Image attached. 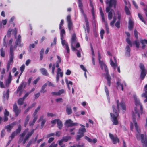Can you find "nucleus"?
Instances as JSON below:
<instances>
[{
    "instance_id": "obj_7",
    "label": "nucleus",
    "mask_w": 147,
    "mask_h": 147,
    "mask_svg": "<svg viewBox=\"0 0 147 147\" xmlns=\"http://www.w3.org/2000/svg\"><path fill=\"white\" fill-rule=\"evenodd\" d=\"M110 63L111 65L113 67L115 70V69L116 67H117L118 71L119 73L120 72V67L117 66L116 58L115 57H113L112 58L110 59Z\"/></svg>"
},
{
    "instance_id": "obj_52",
    "label": "nucleus",
    "mask_w": 147,
    "mask_h": 147,
    "mask_svg": "<svg viewBox=\"0 0 147 147\" xmlns=\"http://www.w3.org/2000/svg\"><path fill=\"white\" fill-rule=\"evenodd\" d=\"M140 42L142 45H145L147 44V40L146 39L141 40L140 41Z\"/></svg>"
},
{
    "instance_id": "obj_49",
    "label": "nucleus",
    "mask_w": 147,
    "mask_h": 147,
    "mask_svg": "<svg viewBox=\"0 0 147 147\" xmlns=\"http://www.w3.org/2000/svg\"><path fill=\"white\" fill-rule=\"evenodd\" d=\"M17 134L16 133V132L14 131L12 133L11 136H10V138H11V140H12L13 138Z\"/></svg>"
},
{
    "instance_id": "obj_6",
    "label": "nucleus",
    "mask_w": 147,
    "mask_h": 147,
    "mask_svg": "<svg viewBox=\"0 0 147 147\" xmlns=\"http://www.w3.org/2000/svg\"><path fill=\"white\" fill-rule=\"evenodd\" d=\"M139 67L140 69V78L141 80H143L146 74L147 71L145 69L144 66L143 64L140 63Z\"/></svg>"
},
{
    "instance_id": "obj_23",
    "label": "nucleus",
    "mask_w": 147,
    "mask_h": 147,
    "mask_svg": "<svg viewBox=\"0 0 147 147\" xmlns=\"http://www.w3.org/2000/svg\"><path fill=\"white\" fill-rule=\"evenodd\" d=\"M66 113L68 115H70L72 113L71 107L69 105H67L66 107Z\"/></svg>"
},
{
    "instance_id": "obj_18",
    "label": "nucleus",
    "mask_w": 147,
    "mask_h": 147,
    "mask_svg": "<svg viewBox=\"0 0 147 147\" xmlns=\"http://www.w3.org/2000/svg\"><path fill=\"white\" fill-rule=\"evenodd\" d=\"M34 129H33L31 132H28L25 138H24V140L23 142V144H24L26 142L27 140L30 137L32 134L34 133Z\"/></svg>"
},
{
    "instance_id": "obj_61",
    "label": "nucleus",
    "mask_w": 147,
    "mask_h": 147,
    "mask_svg": "<svg viewBox=\"0 0 147 147\" xmlns=\"http://www.w3.org/2000/svg\"><path fill=\"white\" fill-rule=\"evenodd\" d=\"M104 33V31L103 29L101 30L100 32L101 38L102 39H103V34Z\"/></svg>"
},
{
    "instance_id": "obj_31",
    "label": "nucleus",
    "mask_w": 147,
    "mask_h": 147,
    "mask_svg": "<svg viewBox=\"0 0 147 147\" xmlns=\"http://www.w3.org/2000/svg\"><path fill=\"white\" fill-rule=\"evenodd\" d=\"M42 74L44 75L48 76L49 74L47 71L46 69L44 68H41L40 69Z\"/></svg>"
},
{
    "instance_id": "obj_55",
    "label": "nucleus",
    "mask_w": 147,
    "mask_h": 147,
    "mask_svg": "<svg viewBox=\"0 0 147 147\" xmlns=\"http://www.w3.org/2000/svg\"><path fill=\"white\" fill-rule=\"evenodd\" d=\"M67 20L68 22V23L72 22V21L71 20V16L70 15H68L67 18Z\"/></svg>"
},
{
    "instance_id": "obj_60",
    "label": "nucleus",
    "mask_w": 147,
    "mask_h": 147,
    "mask_svg": "<svg viewBox=\"0 0 147 147\" xmlns=\"http://www.w3.org/2000/svg\"><path fill=\"white\" fill-rule=\"evenodd\" d=\"M120 21L118 20L115 24V26L118 28H119L120 27Z\"/></svg>"
},
{
    "instance_id": "obj_19",
    "label": "nucleus",
    "mask_w": 147,
    "mask_h": 147,
    "mask_svg": "<svg viewBox=\"0 0 147 147\" xmlns=\"http://www.w3.org/2000/svg\"><path fill=\"white\" fill-rule=\"evenodd\" d=\"M14 58L9 57V60L8 61L7 66V71H8L9 70L10 66L12 64L13 62Z\"/></svg>"
},
{
    "instance_id": "obj_33",
    "label": "nucleus",
    "mask_w": 147,
    "mask_h": 147,
    "mask_svg": "<svg viewBox=\"0 0 147 147\" xmlns=\"http://www.w3.org/2000/svg\"><path fill=\"white\" fill-rule=\"evenodd\" d=\"M41 108L40 106H39L35 110L33 114V117H36V116H37V118H38V115L37 114L38 112V111L40 110Z\"/></svg>"
},
{
    "instance_id": "obj_20",
    "label": "nucleus",
    "mask_w": 147,
    "mask_h": 147,
    "mask_svg": "<svg viewBox=\"0 0 147 147\" xmlns=\"http://www.w3.org/2000/svg\"><path fill=\"white\" fill-rule=\"evenodd\" d=\"M13 111L15 113V115L16 116L18 115L19 114L20 112V111L18 109L16 104H15L13 106Z\"/></svg>"
},
{
    "instance_id": "obj_1",
    "label": "nucleus",
    "mask_w": 147,
    "mask_h": 147,
    "mask_svg": "<svg viewBox=\"0 0 147 147\" xmlns=\"http://www.w3.org/2000/svg\"><path fill=\"white\" fill-rule=\"evenodd\" d=\"M134 100L135 105L137 106H140V112H139L136 107H135L134 110L132 112V119L133 123L134 124L136 131L138 134H136V136L137 139L141 138V142L142 145L144 147H147V136L146 135L144 136L143 134H140V130L137 125L136 121H138L140 119V114L142 115L145 113L143 111V107L142 104L140 103L139 99L137 98L136 95H134L133 96Z\"/></svg>"
},
{
    "instance_id": "obj_38",
    "label": "nucleus",
    "mask_w": 147,
    "mask_h": 147,
    "mask_svg": "<svg viewBox=\"0 0 147 147\" xmlns=\"http://www.w3.org/2000/svg\"><path fill=\"white\" fill-rule=\"evenodd\" d=\"M57 57L58 60L56 61V67L58 68L59 67V63H60L61 62V59L59 56L58 55L57 56Z\"/></svg>"
},
{
    "instance_id": "obj_44",
    "label": "nucleus",
    "mask_w": 147,
    "mask_h": 147,
    "mask_svg": "<svg viewBox=\"0 0 147 147\" xmlns=\"http://www.w3.org/2000/svg\"><path fill=\"white\" fill-rule=\"evenodd\" d=\"M24 99L23 98H20L18 100V104L20 105L22 104Z\"/></svg>"
},
{
    "instance_id": "obj_34",
    "label": "nucleus",
    "mask_w": 147,
    "mask_h": 147,
    "mask_svg": "<svg viewBox=\"0 0 147 147\" xmlns=\"http://www.w3.org/2000/svg\"><path fill=\"white\" fill-rule=\"evenodd\" d=\"M65 33V31L64 29H61L60 32L61 39V40H63L64 35Z\"/></svg>"
},
{
    "instance_id": "obj_3",
    "label": "nucleus",
    "mask_w": 147,
    "mask_h": 147,
    "mask_svg": "<svg viewBox=\"0 0 147 147\" xmlns=\"http://www.w3.org/2000/svg\"><path fill=\"white\" fill-rule=\"evenodd\" d=\"M117 3V0L106 1V4L108 5V6L106 8L105 11L107 13H108V19L109 20H111L113 17V14H114L113 17V20L110 23V25L112 27L114 26V24L116 21V18L114 10L111 9V8L113 6L114 8H115L116 7Z\"/></svg>"
},
{
    "instance_id": "obj_11",
    "label": "nucleus",
    "mask_w": 147,
    "mask_h": 147,
    "mask_svg": "<svg viewBox=\"0 0 147 147\" xmlns=\"http://www.w3.org/2000/svg\"><path fill=\"white\" fill-rule=\"evenodd\" d=\"M28 129L27 128L20 135V137L18 141V143H21L23 142V144L24 141V137L25 136L26 133L28 131Z\"/></svg>"
},
{
    "instance_id": "obj_27",
    "label": "nucleus",
    "mask_w": 147,
    "mask_h": 147,
    "mask_svg": "<svg viewBox=\"0 0 147 147\" xmlns=\"http://www.w3.org/2000/svg\"><path fill=\"white\" fill-rule=\"evenodd\" d=\"M26 83H25L24 82H22L17 90V92H18L19 91H21L23 87L25 88L26 87Z\"/></svg>"
},
{
    "instance_id": "obj_45",
    "label": "nucleus",
    "mask_w": 147,
    "mask_h": 147,
    "mask_svg": "<svg viewBox=\"0 0 147 147\" xmlns=\"http://www.w3.org/2000/svg\"><path fill=\"white\" fill-rule=\"evenodd\" d=\"M25 65H22L20 68V70L21 71V73L20 74V75H21L22 74V73L24 71V69H25Z\"/></svg>"
},
{
    "instance_id": "obj_25",
    "label": "nucleus",
    "mask_w": 147,
    "mask_h": 147,
    "mask_svg": "<svg viewBox=\"0 0 147 147\" xmlns=\"http://www.w3.org/2000/svg\"><path fill=\"white\" fill-rule=\"evenodd\" d=\"M84 138L87 141L90 143H95L97 141V140L96 139H94L92 140L87 136H85Z\"/></svg>"
},
{
    "instance_id": "obj_48",
    "label": "nucleus",
    "mask_w": 147,
    "mask_h": 147,
    "mask_svg": "<svg viewBox=\"0 0 147 147\" xmlns=\"http://www.w3.org/2000/svg\"><path fill=\"white\" fill-rule=\"evenodd\" d=\"M141 97L142 98H147V91H144V92L142 94Z\"/></svg>"
},
{
    "instance_id": "obj_26",
    "label": "nucleus",
    "mask_w": 147,
    "mask_h": 147,
    "mask_svg": "<svg viewBox=\"0 0 147 147\" xmlns=\"http://www.w3.org/2000/svg\"><path fill=\"white\" fill-rule=\"evenodd\" d=\"M125 55L127 57H129L130 56V49L128 45L126 46L125 48Z\"/></svg>"
},
{
    "instance_id": "obj_8",
    "label": "nucleus",
    "mask_w": 147,
    "mask_h": 147,
    "mask_svg": "<svg viewBox=\"0 0 147 147\" xmlns=\"http://www.w3.org/2000/svg\"><path fill=\"white\" fill-rule=\"evenodd\" d=\"M16 35L15 36V38L16 39L15 44V46H18L22 47L23 45V43H21V36L20 35H19L17 37H16Z\"/></svg>"
},
{
    "instance_id": "obj_58",
    "label": "nucleus",
    "mask_w": 147,
    "mask_h": 147,
    "mask_svg": "<svg viewBox=\"0 0 147 147\" xmlns=\"http://www.w3.org/2000/svg\"><path fill=\"white\" fill-rule=\"evenodd\" d=\"M75 128H73L70 129H69V132L71 133V135H74L75 134V133L74 131L75 130Z\"/></svg>"
},
{
    "instance_id": "obj_30",
    "label": "nucleus",
    "mask_w": 147,
    "mask_h": 147,
    "mask_svg": "<svg viewBox=\"0 0 147 147\" xmlns=\"http://www.w3.org/2000/svg\"><path fill=\"white\" fill-rule=\"evenodd\" d=\"M34 119L32 121H31L29 123V126H33L34 124L35 123L36 121L37 120L38 118H37V116H36V117H33Z\"/></svg>"
},
{
    "instance_id": "obj_17",
    "label": "nucleus",
    "mask_w": 147,
    "mask_h": 147,
    "mask_svg": "<svg viewBox=\"0 0 147 147\" xmlns=\"http://www.w3.org/2000/svg\"><path fill=\"white\" fill-rule=\"evenodd\" d=\"M61 40V43L62 46L63 47L65 48L68 53L69 52V46L67 43L65 41V40Z\"/></svg>"
},
{
    "instance_id": "obj_47",
    "label": "nucleus",
    "mask_w": 147,
    "mask_h": 147,
    "mask_svg": "<svg viewBox=\"0 0 147 147\" xmlns=\"http://www.w3.org/2000/svg\"><path fill=\"white\" fill-rule=\"evenodd\" d=\"M138 16L139 18L145 24L146 22L144 20L142 16L140 13L138 14Z\"/></svg>"
},
{
    "instance_id": "obj_43",
    "label": "nucleus",
    "mask_w": 147,
    "mask_h": 147,
    "mask_svg": "<svg viewBox=\"0 0 147 147\" xmlns=\"http://www.w3.org/2000/svg\"><path fill=\"white\" fill-rule=\"evenodd\" d=\"M71 137L70 136L64 137L62 138L63 141L65 142H67L69 140L71 139Z\"/></svg>"
},
{
    "instance_id": "obj_54",
    "label": "nucleus",
    "mask_w": 147,
    "mask_h": 147,
    "mask_svg": "<svg viewBox=\"0 0 147 147\" xmlns=\"http://www.w3.org/2000/svg\"><path fill=\"white\" fill-rule=\"evenodd\" d=\"M116 17L117 16V17L118 19L120 21L121 16L120 13L119 11H117L116 13Z\"/></svg>"
},
{
    "instance_id": "obj_62",
    "label": "nucleus",
    "mask_w": 147,
    "mask_h": 147,
    "mask_svg": "<svg viewBox=\"0 0 147 147\" xmlns=\"http://www.w3.org/2000/svg\"><path fill=\"white\" fill-rule=\"evenodd\" d=\"M138 32L136 30H135L134 31V35H135V37L137 39H138Z\"/></svg>"
},
{
    "instance_id": "obj_9",
    "label": "nucleus",
    "mask_w": 147,
    "mask_h": 147,
    "mask_svg": "<svg viewBox=\"0 0 147 147\" xmlns=\"http://www.w3.org/2000/svg\"><path fill=\"white\" fill-rule=\"evenodd\" d=\"M65 125L68 127L73 126H77L78 124L77 123H74L73 121L71 119L66 120L65 123Z\"/></svg>"
},
{
    "instance_id": "obj_16",
    "label": "nucleus",
    "mask_w": 147,
    "mask_h": 147,
    "mask_svg": "<svg viewBox=\"0 0 147 147\" xmlns=\"http://www.w3.org/2000/svg\"><path fill=\"white\" fill-rule=\"evenodd\" d=\"M109 136L114 144H115L119 142V140L117 137L114 136L113 134L111 133L109 134Z\"/></svg>"
},
{
    "instance_id": "obj_39",
    "label": "nucleus",
    "mask_w": 147,
    "mask_h": 147,
    "mask_svg": "<svg viewBox=\"0 0 147 147\" xmlns=\"http://www.w3.org/2000/svg\"><path fill=\"white\" fill-rule=\"evenodd\" d=\"M99 10H100V15L101 16L102 21H104V20H105L104 14L102 12V9L101 7H100L99 8Z\"/></svg>"
},
{
    "instance_id": "obj_24",
    "label": "nucleus",
    "mask_w": 147,
    "mask_h": 147,
    "mask_svg": "<svg viewBox=\"0 0 147 147\" xmlns=\"http://www.w3.org/2000/svg\"><path fill=\"white\" fill-rule=\"evenodd\" d=\"M80 126L83 127L82 128L80 129L78 131V134L83 135L84 133L86 131V129L85 128V126L81 124L80 125Z\"/></svg>"
},
{
    "instance_id": "obj_63",
    "label": "nucleus",
    "mask_w": 147,
    "mask_h": 147,
    "mask_svg": "<svg viewBox=\"0 0 147 147\" xmlns=\"http://www.w3.org/2000/svg\"><path fill=\"white\" fill-rule=\"evenodd\" d=\"M64 24V20H61V22L59 24V29H61V27Z\"/></svg>"
},
{
    "instance_id": "obj_51",
    "label": "nucleus",
    "mask_w": 147,
    "mask_h": 147,
    "mask_svg": "<svg viewBox=\"0 0 147 147\" xmlns=\"http://www.w3.org/2000/svg\"><path fill=\"white\" fill-rule=\"evenodd\" d=\"M68 28L69 31H70L72 28V23H68Z\"/></svg>"
},
{
    "instance_id": "obj_2",
    "label": "nucleus",
    "mask_w": 147,
    "mask_h": 147,
    "mask_svg": "<svg viewBox=\"0 0 147 147\" xmlns=\"http://www.w3.org/2000/svg\"><path fill=\"white\" fill-rule=\"evenodd\" d=\"M116 106L114 105L112 106L114 113H111L110 115L113 124L117 125L118 124L117 119L119 116L118 113L120 109L125 110L126 106L125 103L123 102H121L120 103H119L118 100H116Z\"/></svg>"
},
{
    "instance_id": "obj_15",
    "label": "nucleus",
    "mask_w": 147,
    "mask_h": 147,
    "mask_svg": "<svg viewBox=\"0 0 147 147\" xmlns=\"http://www.w3.org/2000/svg\"><path fill=\"white\" fill-rule=\"evenodd\" d=\"M61 70L60 68H58L57 70L56 81L58 82L59 80V77H62L63 76V73L61 71Z\"/></svg>"
},
{
    "instance_id": "obj_37",
    "label": "nucleus",
    "mask_w": 147,
    "mask_h": 147,
    "mask_svg": "<svg viewBox=\"0 0 147 147\" xmlns=\"http://www.w3.org/2000/svg\"><path fill=\"white\" fill-rule=\"evenodd\" d=\"M125 11L127 15H129L131 14V12L129 9L127 7L126 5H125Z\"/></svg>"
},
{
    "instance_id": "obj_41",
    "label": "nucleus",
    "mask_w": 147,
    "mask_h": 147,
    "mask_svg": "<svg viewBox=\"0 0 147 147\" xmlns=\"http://www.w3.org/2000/svg\"><path fill=\"white\" fill-rule=\"evenodd\" d=\"M29 119L30 117L28 115L26 118L25 120L24 121V127H26V126L27 125L29 121Z\"/></svg>"
},
{
    "instance_id": "obj_10",
    "label": "nucleus",
    "mask_w": 147,
    "mask_h": 147,
    "mask_svg": "<svg viewBox=\"0 0 147 147\" xmlns=\"http://www.w3.org/2000/svg\"><path fill=\"white\" fill-rule=\"evenodd\" d=\"M117 84L118 88H121L122 91H123V87L126 86V84L124 81L121 83L119 80L117 82Z\"/></svg>"
},
{
    "instance_id": "obj_5",
    "label": "nucleus",
    "mask_w": 147,
    "mask_h": 147,
    "mask_svg": "<svg viewBox=\"0 0 147 147\" xmlns=\"http://www.w3.org/2000/svg\"><path fill=\"white\" fill-rule=\"evenodd\" d=\"M82 0H78V7L79 8L83 16L84 17L85 21L86 23V28L88 31V30L89 27L88 24V22L86 18V15L84 13L83 9V5L82 2Z\"/></svg>"
},
{
    "instance_id": "obj_40",
    "label": "nucleus",
    "mask_w": 147,
    "mask_h": 147,
    "mask_svg": "<svg viewBox=\"0 0 147 147\" xmlns=\"http://www.w3.org/2000/svg\"><path fill=\"white\" fill-rule=\"evenodd\" d=\"M105 91L106 93L107 98L108 100H109V90L107 87V86H105Z\"/></svg>"
},
{
    "instance_id": "obj_64",
    "label": "nucleus",
    "mask_w": 147,
    "mask_h": 147,
    "mask_svg": "<svg viewBox=\"0 0 147 147\" xmlns=\"http://www.w3.org/2000/svg\"><path fill=\"white\" fill-rule=\"evenodd\" d=\"M11 82H9V81L8 80H7L5 82V86L7 87H8L9 86V84Z\"/></svg>"
},
{
    "instance_id": "obj_29",
    "label": "nucleus",
    "mask_w": 147,
    "mask_h": 147,
    "mask_svg": "<svg viewBox=\"0 0 147 147\" xmlns=\"http://www.w3.org/2000/svg\"><path fill=\"white\" fill-rule=\"evenodd\" d=\"M133 22L130 19L129 21V25L128 26V29L129 30H131L133 26Z\"/></svg>"
},
{
    "instance_id": "obj_22",
    "label": "nucleus",
    "mask_w": 147,
    "mask_h": 147,
    "mask_svg": "<svg viewBox=\"0 0 147 147\" xmlns=\"http://www.w3.org/2000/svg\"><path fill=\"white\" fill-rule=\"evenodd\" d=\"M44 116L43 115L41 116L39 120V122L41 121V125L42 128L43 127L46 121V120L44 118Z\"/></svg>"
},
{
    "instance_id": "obj_46",
    "label": "nucleus",
    "mask_w": 147,
    "mask_h": 147,
    "mask_svg": "<svg viewBox=\"0 0 147 147\" xmlns=\"http://www.w3.org/2000/svg\"><path fill=\"white\" fill-rule=\"evenodd\" d=\"M21 130V126L20 125H19L18 126V129L15 131V132H16V133L18 134L19 133Z\"/></svg>"
},
{
    "instance_id": "obj_21",
    "label": "nucleus",
    "mask_w": 147,
    "mask_h": 147,
    "mask_svg": "<svg viewBox=\"0 0 147 147\" xmlns=\"http://www.w3.org/2000/svg\"><path fill=\"white\" fill-rule=\"evenodd\" d=\"M16 125L15 122H13L11 124L7 125L5 127V129H6L8 132H10L12 129L13 127Z\"/></svg>"
},
{
    "instance_id": "obj_59",
    "label": "nucleus",
    "mask_w": 147,
    "mask_h": 147,
    "mask_svg": "<svg viewBox=\"0 0 147 147\" xmlns=\"http://www.w3.org/2000/svg\"><path fill=\"white\" fill-rule=\"evenodd\" d=\"M34 106V104H33L31 106L28 107L25 111V113H26V112H27L29 110V109H30L33 107Z\"/></svg>"
},
{
    "instance_id": "obj_42",
    "label": "nucleus",
    "mask_w": 147,
    "mask_h": 147,
    "mask_svg": "<svg viewBox=\"0 0 147 147\" xmlns=\"http://www.w3.org/2000/svg\"><path fill=\"white\" fill-rule=\"evenodd\" d=\"M133 44H134L135 45L136 47L137 48H139L140 47V42L138 40H136L134 41L133 42Z\"/></svg>"
},
{
    "instance_id": "obj_36",
    "label": "nucleus",
    "mask_w": 147,
    "mask_h": 147,
    "mask_svg": "<svg viewBox=\"0 0 147 147\" xmlns=\"http://www.w3.org/2000/svg\"><path fill=\"white\" fill-rule=\"evenodd\" d=\"M57 126L59 129H61L62 127L63 124L62 121L59 119H57Z\"/></svg>"
},
{
    "instance_id": "obj_13",
    "label": "nucleus",
    "mask_w": 147,
    "mask_h": 147,
    "mask_svg": "<svg viewBox=\"0 0 147 147\" xmlns=\"http://www.w3.org/2000/svg\"><path fill=\"white\" fill-rule=\"evenodd\" d=\"M17 46L16 47L15 44L14 46L12 45L9 46V57L14 58V51L17 48Z\"/></svg>"
},
{
    "instance_id": "obj_53",
    "label": "nucleus",
    "mask_w": 147,
    "mask_h": 147,
    "mask_svg": "<svg viewBox=\"0 0 147 147\" xmlns=\"http://www.w3.org/2000/svg\"><path fill=\"white\" fill-rule=\"evenodd\" d=\"M126 41L128 44L130 45L131 47L132 46V43L130 40L129 38H127Z\"/></svg>"
},
{
    "instance_id": "obj_12",
    "label": "nucleus",
    "mask_w": 147,
    "mask_h": 147,
    "mask_svg": "<svg viewBox=\"0 0 147 147\" xmlns=\"http://www.w3.org/2000/svg\"><path fill=\"white\" fill-rule=\"evenodd\" d=\"M17 33L16 29L15 28L14 29H9L7 32V36L9 37H10L11 35H13L16 36Z\"/></svg>"
},
{
    "instance_id": "obj_32",
    "label": "nucleus",
    "mask_w": 147,
    "mask_h": 147,
    "mask_svg": "<svg viewBox=\"0 0 147 147\" xmlns=\"http://www.w3.org/2000/svg\"><path fill=\"white\" fill-rule=\"evenodd\" d=\"M91 49L92 51V63L94 65H95V58H94V53L93 50V48L91 46Z\"/></svg>"
},
{
    "instance_id": "obj_56",
    "label": "nucleus",
    "mask_w": 147,
    "mask_h": 147,
    "mask_svg": "<svg viewBox=\"0 0 147 147\" xmlns=\"http://www.w3.org/2000/svg\"><path fill=\"white\" fill-rule=\"evenodd\" d=\"M7 80H8L9 81V82H11L12 80V75L11 74V72H10L9 73V75L8 76V79Z\"/></svg>"
},
{
    "instance_id": "obj_14",
    "label": "nucleus",
    "mask_w": 147,
    "mask_h": 147,
    "mask_svg": "<svg viewBox=\"0 0 147 147\" xmlns=\"http://www.w3.org/2000/svg\"><path fill=\"white\" fill-rule=\"evenodd\" d=\"M76 36L75 34H73L71 38V47L73 51H74L76 50L75 47L74 46L76 43Z\"/></svg>"
},
{
    "instance_id": "obj_57",
    "label": "nucleus",
    "mask_w": 147,
    "mask_h": 147,
    "mask_svg": "<svg viewBox=\"0 0 147 147\" xmlns=\"http://www.w3.org/2000/svg\"><path fill=\"white\" fill-rule=\"evenodd\" d=\"M84 135L81 134H80L79 135H77L76 136V140H80V138L82 137Z\"/></svg>"
},
{
    "instance_id": "obj_50",
    "label": "nucleus",
    "mask_w": 147,
    "mask_h": 147,
    "mask_svg": "<svg viewBox=\"0 0 147 147\" xmlns=\"http://www.w3.org/2000/svg\"><path fill=\"white\" fill-rule=\"evenodd\" d=\"M5 55V52L3 49V48H2L1 49V57H4Z\"/></svg>"
},
{
    "instance_id": "obj_35",
    "label": "nucleus",
    "mask_w": 147,
    "mask_h": 147,
    "mask_svg": "<svg viewBox=\"0 0 147 147\" xmlns=\"http://www.w3.org/2000/svg\"><path fill=\"white\" fill-rule=\"evenodd\" d=\"M102 21V22H103L104 23V24L105 26L106 31L107 32V33L108 34L109 33V30L108 27V24L107 22L105 20H104V21Z\"/></svg>"
},
{
    "instance_id": "obj_4",
    "label": "nucleus",
    "mask_w": 147,
    "mask_h": 147,
    "mask_svg": "<svg viewBox=\"0 0 147 147\" xmlns=\"http://www.w3.org/2000/svg\"><path fill=\"white\" fill-rule=\"evenodd\" d=\"M99 63L102 70L105 72V78L107 80L108 85L110 86L111 85V77L109 74L108 68L105 63L103 61H100Z\"/></svg>"
},
{
    "instance_id": "obj_28",
    "label": "nucleus",
    "mask_w": 147,
    "mask_h": 147,
    "mask_svg": "<svg viewBox=\"0 0 147 147\" xmlns=\"http://www.w3.org/2000/svg\"><path fill=\"white\" fill-rule=\"evenodd\" d=\"M9 90L8 89L6 93H4L3 95V98L4 100H8L9 98Z\"/></svg>"
}]
</instances>
